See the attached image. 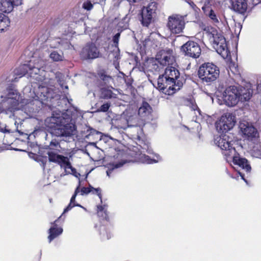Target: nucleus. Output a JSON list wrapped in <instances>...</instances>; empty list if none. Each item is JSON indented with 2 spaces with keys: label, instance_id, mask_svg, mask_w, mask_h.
<instances>
[{
  "label": "nucleus",
  "instance_id": "nucleus-1",
  "mask_svg": "<svg viewBox=\"0 0 261 261\" xmlns=\"http://www.w3.org/2000/svg\"><path fill=\"white\" fill-rule=\"evenodd\" d=\"M45 126L51 133L57 137H69L75 134V121L67 112L54 111L51 116L46 118Z\"/></svg>",
  "mask_w": 261,
  "mask_h": 261
},
{
  "label": "nucleus",
  "instance_id": "nucleus-2",
  "mask_svg": "<svg viewBox=\"0 0 261 261\" xmlns=\"http://www.w3.org/2000/svg\"><path fill=\"white\" fill-rule=\"evenodd\" d=\"M250 84L246 88L240 85H231L226 88L223 93V99L228 107H233L239 101H248L252 96V90Z\"/></svg>",
  "mask_w": 261,
  "mask_h": 261
},
{
  "label": "nucleus",
  "instance_id": "nucleus-3",
  "mask_svg": "<svg viewBox=\"0 0 261 261\" xmlns=\"http://www.w3.org/2000/svg\"><path fill=\"white\" fill-rule=\"evenodd\" d=\"M206 34L210 42L216 51L223 58H227L230 55V52L224 37L213 29H211V31L207 32Z\"/></svg>",
  "mask_w": 261,
  "mask_h": 261
},
{
  "label": "nucleus",
  "instance_id": "nucleus-4",
  "mask_svg": "<svg viewBox=\"0 0 261 261\" xmlns=\"http://www.w3.org/2000/svg\"><path fill=\"white\" fill-rule=\"evenodd\" d=\"M157 88L166 95H172L183 85L182 82L174 83L163 74L159 76Z\"/></svg>",
  "mask_w": 261,
  "mask_h": 261
},
{
  "label": "nucleus",
  "instance_id": "nucleus-5",
  "mask_svg": "<svg viewBox=\"0 0 261 261\" xmlns=\"http://www.w3.org/2000/svg\"><path fill=\"white\" fill-rule=\"evenodd\" d=\"M220 71L219 68L211 63L203 64L198 70L199 78L204 83H211L216 80L219 77Z\"/></svg>",
  "mask_w": 261,
  "mask_h": 261
},
{
  "label": "nucleus",
  "instance_id": "nucleus-6",
  "mask_svg": "<svg viewBox=\"0 0 261 261\" xmlns=\"http://www.w3.org/2000/svg\"><path fill=\"white\" fill-rule=\"evenodd\" d=\"M174 62V58L170 51L166 53L163 51L160 56L158 55L155 59L151 61L149 66V70L152 72H158L163 66L173 65Z\"/></svg>",
  "mask_w": 261,
  "mask_h": 261
},
{
  "label": "nucleus",
  "instance_id": "nucleus-7",
  "mask_svg": "<svg viewBox=\"0 0 261 261\" xmlns=\"http://www.w3.org/2000/svg\"><path fill=\"white\" fill-rule=\"evenodd\" d=\"M79 179V184L78 186L76 187V188L75 190L74 193L72 196L71 197L70 201V203L67 205V206L64 209L63 213H62V215L60 217H61L64 214L68 212L70 210L72 209L74 206H79L83 208L84 210H86V208L83 207L81 205L79 204L75 203V198L76 195L79 192H81V195H87L91 192H93V193H96L97 194V195L99 196L100 198H101V195L100 193V189L99 188H94L91 186H89V187H83L81 190H80V184H81V181L80 178Z\"/></svg>",
  "mask_w": 261,
  "mask_h": 261
},
{
  "label": "nucleus",
  "instance_id": "nucleus-8",
  "mask_svg": "<svg viewBox=\"0 0 261 261\" xmlns=\"http://www.w3.org/2000/svg\"><path fill=\"white\" fill-rule=\"evenodd\" d=\"M240 133L245 140L248 141H255L259 137L257 129L252 123L242 120L239 124Z\"/></svg>",
  "mask_w": 261,
  "mask_h": 261
},
{
  "label": "nucleus",
  "instance_id": "nucleus-9",
  "mask_svg": "<svg viewBox=\"0 0 261 261\" xmlns=\"http://www.w3.org/2000/svg\"><path fill=\"white\" fill-rule=\"evenodd\" d=\"M236 122L235 116L230 113H226L216 122V127L218 132L226 133L233 128Z\"/></svg>",
  "mask_w": 261,
  "mask_h": 261
},
{
  "label": "nucleus",
  "instance_id": "nucleus-10",
  "mask_svg": "<svg viewBox=\"0 0 261 261\" xmlns=\"http://www.w3.org/2000/svg\"><path fill=\"white\" fill-rule=\"evenodd\" d=\"M140 148L139 149V153L137 156L140 162L144 164H150L156 163L161 161V158L158 154H155L154 158L153 159L150 158L148 155L145 154V153L146 152L150 154L153 153V150L149 144L144 143L143 146L140 145Z\"/></svg>",
  "mask_w": 261,
  "mask_h": 261
},
{
  "label": "nucleus",
  "instance_id": "nucleus-11",
  "mask_svg": "<svg viewBox=\"0 0 261 261\" xmlns=\"http://www.w3.org/2000/svg\"><path fill=\"white\" fill-rule=\"evenodd\" d=\"M185 25L184 18L179 15H173L168 17L167 27L172 34L182 33Z\"/></svg>",
  "mask_w": 261,
  "mask_h": 261
},
{
  "label": "nucleus",
  "instance_id": "nucleus-12",
  "mask_svg": "<svg viewBox=\"0 0 261 261\" xmlns=\"http://www.w3.org/2000/svg\"><path fill=\"white\" fill-rule=\"evenodd\" d=\"M226 154L230 155L229 158L232 160L234 165H238L242 168L247 174L251 173V167L250 163L246 159L241 157L236 149H231L230 151L226 152Z\"/></svg>",
  "mask_w": 261,
  "mask_h": 261
},
{
  "label": "nucleus",
  "instance_id": "nucleus-13",
  "mask_svg": "<svg viewBox=\"0 0 261 261\" xmlns=\"http://www.w3.org/2000/svg\"><path fill=\"white\" fill-rule=\"evenodd\" d=\"M214 142L222 150V154L229 158L230 155L226 154V152H228L231 149H235L232 146V139L228 134H223L219 136H217L215 138Z\"/></svg>",
  "mask_w": 261,
  "mask_h": 261
},
{
  "label": "nucleus",
  "instance_id": "nucleus-14",
  "mask_svg": "<svg viewBox=\"0 0 261 261\" xmlns=\"http://www.w3.org/2000/svg\"><path fill=\"white\" fill-rule=\"evenodd\" d=\"M126 121L127 125L121 126V128L125 129L128 127H134L135 130L137 132L136 134L133 135L135 138L140 139L141 135L142 134V126L144 125V122L142 119L138 118L136 115H133L128 117Z\"/></svg>",
  "mask_w": 261,
  "mask_h": 261
},
{
  "label": "nucleus",
  "instance_id": "nucleus-15",
  "mask_svg": "<svg viewBox=\"0 0 261 261\" xmlns=\"http://www.w3.org/2000/svg\"><path fill=\"white\" fill-rule=\"evenodd\" d=\"M157 3L153 2L148 4L147 7H144L142 9V24L148 27L152 21L153 15L157 9Z\"/></svg>",
  "mask_w": 261,
  "mask_h": 261
},
{
  "label": "nucleus",
  "instance_id": "nucleus-16",
  "mask_svg": "<svg viewBox=\"0 0 261 261\" xmlns=\"http://www.w3.org/2000/svg\"><path fill=\"white\" fill-rule=\"evenodd\" d=\"M185 55L190 57L197 58L201 54V48L198 44L194 41H188L182 46Z\"/></svg>",
  "mask_w": 261,
  "mask_h": 261
},
{
  "label": "nucleus",
  "instance_id": "nucleus-17",
  "mask_svg": "<svg viewBox=\"0 0 261 261\" xmlns=\"http://www.w3.org/2000/svg\"><path fill=\"white\" fill-rule=\"evenodd\" d=\"M99 53V51L95 44L89 43L83 48L81 56L84 59H93L98 57Z\"/></svg>",
  "mask_w": 261,
  "mask_h": 261
},
{
  "label": "nucleus",
  "instance_id": "nucleus-18",
  "mask_svg": "<svg viewBox=\"0 0 261 261\" xmlns=\"http://www.w3.org/2000/svg\"><path fill=\"white\" fill-rule=\"evenodd\" d=\"M230 9L233 11L244 15L248 9L247 0H229Z\"/></svg>",
  "mask_w": 261,
  "mask_h": 261
},
{
  "label": "nucleus",
  "instance_id": "nucleus-19",
  "mask_svg": "<svg viewBox=\"0 0 261 261\" xmlns=\"http://www.w3.org/2000/svg\"><path fill=\"white\" fill-rule=\"evenodd\" d=\"M60 166L64 170L65 174L64 175L72 174L75 177L80 178V173L77 172L75 168L72 166L68 157H65Z\"/></svg>",
  "mask_w": 261,
  "mask_h": 261
},
{
  "label": "nucleus",
  "instance_id": "nucleus-20",
  "mask_svg": "<svg viewBox=\"0 0 261 261\" xmlns=\"http://www.w3.org/2000/svg\"><path fill=\"white\" fill-rule=\"evenodd\" d=\"M22 4V0H0V10L5 13L11 12L14 6Z\"/></svg>",
  "mask_w": 261,
  "mask_h": 261
},
{
  "label": "nucleus",
  "instance_id": "nucleus-21",
  "mask_svg": "<svg viewBox=\"0 0 261 261\" xmlns=\"http://www.w3.org/2000/svg\"><path fill=\"white\" fill-rule=\"evenodd\" d=\"M171 65H168L163 74L164 76H166L174 83H177L178 81L182 82V79L180 77L178 70Z\"/></svg>",
  "mask_w": 261,
  "mask_h": 261
},
{
  "label": "nucleus",
  "instance_id": "nucleus-22",
  "mask_svg": "<svg viewBox=\"0 0 261 261\" xmlns=\"http://www.w3.org/2000/svg\"><path fill=\"white\" fill-rule=\"evenodd\" d=\"M248 143L252 155L255 158L260 157L261 142L259 141V137L257 138L256 141H250Z\"/></svg>",
  "mask_w": 261,
  "mask_h": 261
},
{
  "label": "nucleus",
  "instance_id": "nucleus-23",
  "mask_svg": "<svg viewBox=\"0 0 261 261\" xmlns=\"http://www.w3.org/2000/svg\"><path fill=\"white\" fill-rule=\"evenodd\" d=\"M112 227L110 225H101L99 226L98 232L102 240H109L112 237Z\"/></svg>",
  "mask_w": 261,
  "mask_h": 261
},
{
  "label": "nucleus",
  "instance_id": "nucleus-24",
  "mask_svg": "<svg viewBox=\"0 0 261 261\" xmlns=\"http://www.w3.org/2000/svg\"><path fill=\"white\" fill-rule=\"evenodd\" d=\"M152 111L151 107L146 102H143L138 109V115L144 122L145 118L148 116Z\"/></svg>",
  "mask_w": 261,
  "mask_h": 261
},
{
  "label": "nucleus",
  "instance_id": "nucleus-25",
  "mask_svg": "<svg viewBox=\"0 0 261 261\" xmlns=\"http://www.w3.org/2000/svg\"><path fill=\"white\" fill-rule=\"evenodd\" d=\"M57 220L54 222V226L51 227L48 230L49 235L48 236V240L49 243H50L53 240L61 235L63 232V229L61 227H57L56 224Z\"/></svg>",
  "mask_w": 261,
  "mask_h": 261
},
{
  "label": "nucleus",
  "instance_id": "nucleus-26",
  "mask_svg": "<svg viewBox=\"0 0 261 261\" xmlns=\"http://www.w3.org/2000/svg\"><path fill=\"white\" fill-rule=\"evenodd\" d=\"M202 10L205 15L207 16L214 23H218L219 20L214 11L208 6L202 7Z\"/></svg>",
  "mask_w": 261,
  "mask_h": 261
},
{
  "label": "nucleus",
  "instance_id": "nucleus-27",
  "mask_svg": "<svg viewBox=\"0 0 261 261\" xmlns=\"http://www.w3.org/2000/svg\"><path fill=\"white\" fill-rule=\"evenodd\" d=\"M57 152L53 151H48L47 154L49 162L57 163L60 165L62 161L65 158V156L57 154Z\"/></svg>",
  "mask_w": 261,
  "mask_h": 261
},
{
  "label": "nucleus",
  "instance_id": "nucleus-28",
  "mask_svg": "<svg viewBox=\"0 0 261 261\" xmlns=\"http://www.w3.org/2000/svg\"><path fill=\"white\" fill-rule=\"evenodd\" d=\"M10 23L9 18L6 15L0 13V32L5 30Z\"/></svg>",
  "mask_w": 261,
  "mask_h": 261
},
{
  "label": "nucleus",
  "instance_id": "nucleus-29",
  "mask_svg": "<svg viewBox=\"0 0 261 261\" xmlns=\"http://www.w3.org/2000/svg\"><path fill=\"white\" fill-rule=\"evenodd\" d=\"M125 163V161H121L118 163H113L110 164L108 167V170L107 171V174L109 177L113 173V171L121 167H122Z\"/></svg>",
  "mask_w": 261,
  "mask_h": 261
},
{
  "label": "nucleus",
  "instance_id": "nucleus-30",
  "mask_svg": "<svg viewBox=\"0 0 261 261\" xmlns=\"http://www.w3.org/2000/svg\"><path fill=\"white\" fill-rule=\"evenodd\" d=\"M49 57L55 62L61 61L64 59L63 53L61 50L52 51L49 55Z\"/></svg>",
  "mask_w": 261,
  "mask_h": 261
},
{
  "label": "nucleus",
  "instance_id": "nucleus-31",
  "mask_svg": "<svg viewBox=\"0 0 261 261\" xmlns=\"http://www.w3.org/2000/svg\"><path fill=\"white\" fill-rule=\"evenodd\" d=\"M49 151H55L57 152H60V149L61 148L60 144L58 141L56 139L51 140L48 145Z\"/></svg>",
  "mask_w": 261,
  "mask_h": 261
},
{
  "label": "nucleus",
  "instance_id": "nucleus-32",
  "mask_svg": "<svg viewBox=\"0 0 261 261\" xmlns=\"http://www.w3.org/2000/svg\"><path fill=\"white\" fill-rule=\"evenodd\" d=\"M101 95L105 99H109L116 97V94L113 93L111 89L102 88L101 90Z\"/></svg>",
  "mask_w": 261,
  "mask_h": 261
},
{
  "label": "nucleus",
  "instance_id": "nucleus-33",
  "mask_svg": "<svg viewBox=\"0 0 261 261\" xmlns=\"http://www.w3.org/2000/svg\"><path fill=\"white\" fill-rule=\"evenodd\" d=\"M129 18L127 15H126L122 20L121 22L119 23V26L123 28L124 29H126L128 26V21Z\"/></svg>",
  "mask_w": 261,
  "mask_h": 261
},
{
  "label": "nucleus",
  "instance_id": "nucleus-34",
  "mask_svg": "<svg viewBox=\"0 0 261 261\" xmlns=\"http://www.w3.org/2000/svg\"><path fill=\"white\" fill-rule=\"evenodd\" d=\"M93 6L92 4L91 3V2L89 1H87L84 2V3L82 5V8L87 11L91 10L93 8Z\"/></svg>",
  "mask_w": 261,
  "mask_h": 261
},
{
  "label": "nucleus",
  "instance_id": "nucleus-35",
  "mask_svg": "<svg viewBox=\"0 0 261 261\" xmlns=\"http://www.w3.org/2000/svg\"><path fill=\"white\" fill-rule=\"evenodd\" d=\"M191 108L192 110H193L195 112L194 113L197 117L200 118L202 116L201 114V111L197 105H192Z\"/></svg>",
  "mask_w": 261,
  "mask_h": 261
},
{
  "label": "nucleus",
  "instance_id": "nucleus-36",
  "mask_svg": "<svg viewBox=\"0 0 261 261\" xmlns=\"http://www.w3.org/2000/svg\"><path fill=\"white\" fill-rule=\"evenodd\" d=\"M97 209H98L97 213H98V215H100L101 213L103 212L105 216H103V214H101V216L104 217L106 219H107L108 215H107L106 211L105 209V207L103 206L100 205V206H97Z\"/></svg>",
  "mask_w": 261,
  "mask_h": 261
},
{
  "label": "nucleus",
  "instance_id": "nucleus-37",
  "mask_svg": "<svg viewBox=\"0 0 261 261\" xmlns=\"http://www.w3.org/2000/svg\"><path fill=\"white\" fill-rule=\"evenodd\" d=\"M110 106V105L108 103H104L97 110V111L106 112L108 111Z\"/></svg>",
  "mask_w": 261,
  "mask_h": 261
},
{
  "label": "nucleus",
  "instance_id": "nucleus-38",
  "mask_svg": "<svg viewBox=\"0 0 261 261\" xmlns=\"http://www.w3.org/2000/svg\"><path fill=\"white\" fill-rule=\"evenodd\" d=\"M88 131H89V134H88V135H87L86 136V138H88V136L94 135L99 136L100 137H101V133L96 130L95 129H94L93 128H90L88 130Z\"/></svg>",
  "mask_w": 261,
  "mask_h": 261
},
{
  "label": "nucleus",
  "instance_id": "nucleus-39",
  "mask_svg": "<svg viewBox=\"0 0 261 261\" xmlns=\"http://www.w3.org/2000/svg\"><path fill=\"white\" fill-rule=\"evenodd\" d=\"M120 36V33H117L116 34L113 38V41L115 44V46L117 45L119 42V39Z\"/></svg>",
  "mask_w": 261,
  "mask_h": 261
},
{
  "label": "nucleus",
  "instance_id": "nucleus-40",
  "mask_svg": "<svg viewBox=\"0 0 261 261\" xmlns=\"http://www.w3.org/2000/svg\"><path fill=\"white\" fill-rule=\"evenodd\" d=\"M102 76V80L108 83V84H110V83L113 82V79L111 76L105 75Z\"/></svg>",
  "mask_w": 261,
  "mask_h": 261
},
{
  "label": "nucleus",
  "instance_id": "nucleus-41",
  "mask_svg": "<svg viewBox=\"0 0 261 261\" xmlns=\"http://www.w3.org/2000/svg\"><path fill=\"white\" fill-rule=\"evenodd\" d=\"M190 7L195 11L197 12L199 10V9L196 6V5L191 1H189L188 2Z\"/></svg>",
  "mask_w": 261,
  "mask_h": 261
},
{
  "label": "nucleus",
  "instance_id": "nucleus-42",
  "mask_svg": "<svg viewBox=\"0 0 261 261\" xmlns=\"http://www.w3.org/2000/svg\"><path fill=\"white\" fill-rule=\"evenodd\" d=\"M256 90L258 93H261V76L259 77V79L257 82V85L256 87Z\"/></svg>",
  "mask_w": 261,
  "mask_h": 261
},
{
  "label": "nucleus",
  "instance_id": "nucleus-43",
  "mask_svg": "<svg viewBox=\"0 0 261 261\" xmlns=\"http://www.w3.org/2000/svg\"><path fill=\"white\" fill-rule=\"evenodd\" d=\"M59 84H60V86L62 87L63 90L64 89H65L67 90L68 89V86L64 85L63 83L61 82V81H59Z\"/></svg>",
  "mask_w": 261,
  "mask_h": 261
},
{
  "label": "nucleus",
  "instance_id": "nucleus-44",
  "mask_svg": "<svg viewBox=\"0 0 261 261\" xmlns=\"http://www.w3.org/2000/svg\"><path fill=\"white\" fill-rule=\"evenodd\" d=\"M130 4H133V3H138V2H139L140 1H141L142 0H127Z\"/></svg>",
  "mask_w": 261,
  "mask_h": 261
},
{
  "label": "nucleus",
  "instance_id": "nucleus-45",
  "mask_svg": "<svg viewBox=\"0 0 261 261\" xmlns=\"http://www.w3.org/2000/svg\"><path fill=\"white\" fill-rule=\"evenodd\" d=\"M238 173L240 175V176L241 177V178L242 179H243L246 182H247V180L245 179V178H244V175L243 174H242L241 172H238Z\"/></svg>",
  "mask_w": 261,
  "mask_h": 261
},
{
  "label": "nucleus",
  "instance_id": "nucleus-46",
  "mask_svg": "<svg viewBox=\"0 0 261 261\" xmlns=\"http://www.w3.org/2000/svg\"><path fill=\"white\" fill-rule=\"evenodd\" d=\"M61 45L65 48L69 47V46L67 42H66L65 44H62Z\"/></svg>",
  "mask_w": 261,
  "mask_h": 261
},
{
  "label": "nucleus",
  "instance_id": "nucleus-47",
  "mask_svg": "<svg viewBox=\"0 0 261 261\" xmlns=\"http://www.w3.org/2000/svg\"><path fill=\"white\" fill-rule=\"evenodd\" d=\"M16 130H17L18 133H20V131L18 129V126H17Z\"/></svg>",
  "mask_w": 261,
  "mask_h": 261
},
{
  "label": "nucleus",
  "instance_id": "nucleus-48",
  "mask_svg": "<svg viewBox=\"0 0 261 261\" xmlns=\"http://www.w3.org/2000/svg\"><path fill=\"white\" fill-rule=\"evenodd\" d=\"M1 98H4L3 96H1Z\"/></svg>",
  "mask_w": 261,
  "mask_h": 261
},
{
  "label": "nucleus",
  "instance_id": "nucleus-49",
  "mask_svg": "<svg viewBox=\"0 0 261 261\" xmlns=\"http://www.w3.org/2000/svg\"><path fill=\"white\" fill-rule=\"evenodd\" d=\"M16 123H17V121H15V125L16 124Z\"/></svg>",
  "mask_w": 261,
  "mask_h": 261
},
{
  "label": "nucleus",
  "instance_id": "nucleus-50",
  "mask_svg": "<svg viewBox=\"0 0 261 261\" xmlns=\"http://www.w3.org/2000/svg\"><path fill=\"white\" fill-rule=\"evenodd\" d=\"M259 2H258V3H260V2H261V0H259Z\"/></svg>",
  "mask_w": 261,
  "mask_h": 261
}]
</instances>
